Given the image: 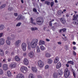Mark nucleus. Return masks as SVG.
<instances>
[{"mask_svg":"<svg viewBox=\"0 0 78 78\" xmlns=\"http://www.w3.org/2000/svg\"><path fill=\"white\" fill-rule=\"evenodd\" d=\"M38 40L37 39H34L31 41L30 46L33 48H35L38 44Z\"/></svg>","mask_w":78,"mask_h":78,"instance_id":"f257e3e1","label":"nucleus"},{"mask_svg":"<svg viewBox=\"0 0 78 78\" xmlns=\"http://www.w3.org/2000/svg\"><path fill=\"white\" fill-rule=\"evenodd\" d=\"M36 22L39 25H41L44 22V19L41 17L37 18L36 19Z\"/></svg>","mask_w":78,"mask_h":78,"instance_id":"f03ea898","label":"nucleus"},{"mask_svg":"<svg viewBox=\"0 0 78 78\" xmlns=\"http://www.w3.org/2000/svg\"><path fill=\"white\" fill-rule=\"evenodd\" d=\"M70 75V72L68 69H65L64 73V76L65 77L67 78L69 77Z\"/></svg>","mask_w":78,"mask_h":78,"instance_id":"7ed1b4c3","label":"nucleus"},{"mask_svg":"<svg viewBox=\"0 0 78 78\" xmlns=\"http://www.w3.org/2000/svg\"><path fill=\"white\" fill-rule=\"evenodd\" d=\"M20 69L21 72L25 73L27 72V68L25 66H23L21 67Z\"/></svg>","mask_w":78,"mask_h":78,"instance_id":"20e7f679","label":"nucleus"},{"mask_svg":"<svg viewBox=\"0 0 78 78\" xmlns=\"http://www.w3.org/2000/svg\"><path fill=\"white\" fill-rule=\"evenodd\" d=\"M37 64L39 67L40 68H42L44 66V62L41 60L38 61Z\"/></svg>","mask_w":78,"mask_h":78,"instance_id":"39448f33","label":"nucleus"},{"mask_svg":"<svg viewBox=\"0 0 78 78\" xmlns=\"http://www.w3.org/2000/svg\"><path fill=\"white\" fill-rule=\"evenodd\" d=\"M27 44L25 43H23L22 44V48L23 51H26V49Z\"/></svg>","mask_w":78,"mask_h":78,"instance_id":"423d86ee","label":"nucleus"},{"mask_svg":"<svg viewBox=\"0 0 78 78\" xmlns=\"http://www.w3.org/2000/svg\"><path fill=\"white\" fill-rule=\"evenodd\" d=\"M16 64L15 62L13 63L9 66V67L11 69H14L16 68Z\"/></svg>","mask_w":78,"mask_h":78,"instance_id":"0eeeda50","label":"nucleus"},{"mask_svg":"<svg viewBox=\"0 0 78 78\" xmlns=\"http://www.w3.org/2000/svg\"><path fill=\"white\" fill-rule=\"evenodd\" d=\"M28 55L29 57L30 58H32L34 56V52H30Z\"/></svg>","mask_w":78,"mask_h":78,"instance_id":"6e6552de","label":"nucleus"},{"mask_svg":"<svg viewBox=\"0 0 78 78\" xmlns=\"http://www.w3.org/2000/svg\"><path fill=\"white\" fill-rule=\"evenodd\" d=\"M8 69V66L7 65L5 64L3 65V69L4 70L6 71Z\"/></svg>","mask_w":78,"mask_h":78,"instance_id":"1a4fd4ad","label":"nucleus"},{"mask_svg":"<svg viewBox=\"0 0 78 78\" xmlns=\"http://www.w3.org/2000/svg\"><path fill=\"white\" fill-rule=\"evenodd\" d=\"M11 38L10 37H7V40L6 41V43L7 45H10L11 43V42L9 40H11Z\"/></svg>","mask_w":78,"mask_h":78,"instance_id":"9d476101","label":"nucleus"},{"mask_svg":"<svg viewBox=\"0 0 78 78\" xmlns=\"http://www.w3.org/2000/svg\"><path fill=\"white\" fill-rule=\"evenodd\" d=\"M16 78H24V75L22 74H19L17 75Z\"/></svg>","mask_w":78,"mask_h":78,"instance_id":"9b49d317","label":"nucleus"},{"mask_svg":"<svg viewBox=\"0 0 78 78\" xmlns=\"http://www.w3.org/2000/svg\"><path fill=\"white\" fill-rule=\"evenodd\" d=\"M5 43V40L2 38L0 39V45H3Z\"/></svg>","mask_w":78,"mask_h":78,"instance_id":"f8f14e48","label":"nucleus"},{"mask_svg":"<svg viewBox=\"0 0 78 78\" xmlns=\"http://www.w3.org/2000/svg\"><path fill=\"white\" fill-rule=\"evenodd\" d=\"M23 63L24 65H27L29 63L28 60L26 58L24 59L23 61Z\"/></svg>","mask_w":78,"mask_h":78,"instance_id":"ddd939ff","label":"nucleus"},{"mask_svg":"<svg viewBox=\"0 0 78 78\" xmlns=\"http://www.w3.org/2000/svg\"><path fill=\"white\" fill-rule=\"evenodd\" d=\"M34 20H33V18L31 17L30 18V22L31 24H33V25H37V24L36 22H34Z\"/></svg>","mask_w":78,"mask_h":78,"instance_id":"4468645a","label":"nucleus"},{"mask_svg":"<svg viewBox=\"0 0 78 78\" xmlns=\"http://www.w3.org/2000/svg\"><path fill=\"white\" fill-rule=\"evenodd\" d=\"M32 70L34 73H37V69L36 67H32Z\"/></svg>","mask_w":78,"mask_h":78,"instance_id":"2eb2a0df","label":"nucleus"},{"mask_svg":"<svg viewBox=\"0 0 78 78\" xmlns=\"http://www.w3.org/2000/svg\"><path fill=\"white\" fill-rule=\"evenodd\" d=\"M21 60V59L20 58L18 55H16V56L15 57V60L16 61H20Z\"/></svg>","mask_w":78,"mask_h":78,"instance_id":"dca6fc26","label":"nucleus"},{"mask_svg":"<svg viewBox=\"0 0 78 78\" xmlns=\"http://www.w3.org/2000/svg\"><path fill=\"white\" fill-rule=\"evenodd\" d=\"M21 41L20 40H17L15 42V45L16 46L19 45V44L21 43Z\"/></svg>","mask_w":78,"mask_h":78,"instance_id":"f3484780","label":"nucleus"},{"mask_svg":"<svg viewBox=\"0 0 78 78\" xmlns=\"http://www.w3.org/2000/svg\"><path fill=\"white\" fill-rule=\"evenodd\" d=\"M45 44V42L44 41L42 40H40L39 42V44L40 45H44Z\"/></svg>","mask_w":78,"mask_h":78,"instance_id":"a211bd4d","label":"nucleus"},{"mask_svg":"<svg viewBox=\"0 0 78 78\" xmlns=\"http://www.w3.org/2000/svg\"><path fill=\"white\" fill-rule=\"evenodd\" d=\"M59 58L58 57H56L54 60V63H57L59 61Z\"/></svg>","mask_w":78,"mask_h":78,"instance_id":"6ab92c4d","label":"nucleus"},{"mask_svg":"<svg viewBox=\"0 0 78 78\" xmlns=\"http://www.w3.org/2000/svg\"><path fill=\"white\" fill-rule=\"evenodd\" d=\"M62 66L60 62L58 63L56 65V68L57 69L60 68Z\"/></svg>","mask_w":78,"mask_h":78,"instance_id":"aec40b11","label":"nucleus"},{"mask_svg":"<svg viewBox=\"0 0 78 78\" xmlns=\"http://www.w3.org/2000/svg\"><path fill=\"white\" fill-rule=\"evenodd\" d=\"M41 51L40 50V48H39V46H37L36 48V52L37 53H39Z\"/></svg>","mask_w":78,"mask_h":78,"instance_id":"412c9836","label":"nucleus"},{"mask_svg":"<svg viewBox=\"0 0 78 78\" xmlns=\"http://www.w3.org/2000/svg\"><path fill=\"white\" fill-rule=\"evenodd\" d=\"M7 74L8 76L9 77H11L12 75L11 72L9 71H7Z\"/></svg>","mask_w":78,"mask_h":78,"instance_id":"4be33fe9","label":"nucleus"},{"mask_svg":"<svg viewBox=\"0 0 78 78\" xmlns=\"http://www.w3.org/2000/svg\"><path fill=\"white\" fill-rule=\"evenodd\" d=\"M63 73V72L61 70H58V74L61 76Z\"/></svg>","mask_w":78,"mask_h":78,"instance_id":"5701e85b","label":"nucleus"},{"mask_svg":"<svg viewBox=\"0 0 78 78\" xmlns=\"http://www.w3.org/2000/svg\"><path fill=\"white\" fill-rule=\"evenodd\" d=\"M38 29L37 27H31V30L32 31H35V30H38Z\"/></svg>","mask_w":78,"mask_h":78,"instance_id":"b1692460","label":"nucleus"},{"mask_svg":"<svg viewBox=\"0 0 78 78\" xmlns=\"http://www.w3.org/2000/svg\"><path fill=\"white\" fill-rule=\"evenodd\" d=\"M0 55L2 56H3L4 55L3 51L1 49H0Z\"/></svg>","mask_w":78,"mask_h":78,"instance_id":"393cba45","label":"nucleus"},{"mask_svg":"<svg viewBox=\"0 0 78 78\" xmlns=\"http://www.w3.org/2000/svg\"><path fill=\"white\" fill-rule=\"evenodd\" d=\"M61 21L63 24H65L66 21L65 19H61Z\"/></svg>","mask_w":78,"mask_h":78,"instance_id":"a878e982","label":"nucleus"},{"mask_svg":"<svg viewBox=\"0 0 78 78\" xmlns=\"http://www.w3.org/2000/svg\"><path fill=\"white\" fill-rule=\"evenodd\" d=\"M40 48L41 50L44 51L45 49V48L43 45H41L40 46Z\"/></svg>","mask_w":78,"mask_h":78,"instance_id":"bb28decb","label":"nucleus"},{"mask_svg":"<svg viewBox=\"0 0 78 78\" xmlns=\"http://www.w3.org/2000/svg\"><path fill=\"white\" fill-rule=\"evenodd\" d=\"M52 62V60L51 59H48V62L49 64H51Z\"/></svg>","mask_w":78,"mask_h":78,"instance_id":"cd10ccee","label":"nucleus"},{"mask_svg":"<svg viewBox=\"0 0 78 78\" xmlns=\"http://www.w3.org/2000/svg\"><path fill=\"white\" fill-rule=\"evenodd\" d=\"M45 56L46 57L49 58L51 57V54H49V53H46L45 54Z\"/></svg>","mask_w":78,"mask_h":78,"instance_id":"c85d7f7f","label":"nucleus"},{"mask_svg":"<svg viewBox=\"0 0 78 78\" xmlns=\"http://www.w3.org/2000/svg\"><path fill=\"white\" fill-rule=\"evenodd\" d=\"M73 20L74 21L75 20H76L77 19L76 18L75 15H74L73 16Z\"/></svg>","mask_w":78,"mask_h":78,"instance_id":"c756f323","label":"nucleus"},{"mask_svg":"<svg viewBox=\"0 0 78 78\" xmlns=\"http://www.w3.org/2000/svg\"><path fill=\"white\" fill-rule=\"evenodd\" d=\"M5 28V26L3 25H1L0 26V30H2Z\"/></svg>","mask_w":78,"mask_h":78,"instance_id":"7c9ffc66","label":"nucleus"},{"mask_svg":"<svg viewBox=\"0 0 78 78\" xmlns=\"http://www.w3.org/2000/svg\"><path fill=\"white\" fill-rule=\"evenodd\" d=\"M16 20H20L22 19V17L20 16H18L17 18L16 19Z\"/></svg>","mask_w":78,"mask_h":78,"instance_id":"2f4dec72","label":"nucleus"},{"mask_svg":"<svg viewBox=\"0 0 78 78\" xmlns=\"http://www.w3.org/2000/svg\"><path fill=\"white\" fill-rule=\"evenodd\" d=\"M67 63H68V64L70 63V64H71V65H73V64L74 63V62L73 61H70L68 62H67Z\"/></svg>","mask_w":78,"mask_h":78,"instance_id":"473e14b6","label":"nucleus"},{"mask_svg":"<svg viewBox=\"0 0 78 78\" xmlns=\"http://www.w3.org/2000/svg\"><path fill=\"white\" fill-rule=\"evenodd\" d=\"M28 78H34V75L32 74H30Z\"/></svg>","mask_w":78,"mask_h":78,"instance_id":"72a5a7b5","label":"nucleus"},{"mask_svg":"<svg viewBox=\"0 0 78 78\" xmlns=\"http://www.w3.org/2000/svg\"><path fill=\"white\" fill-rule=\"evenodd\" d=\"M5 7V5L4 4L2 5L1 6H0V8L1 9H2Z\"/></svg>","mask_w":78,"mask_h":78,"instance_id":"f704fd0d","label":"nucleus"},{"mask_svg":"<svg viewBox=\"0 0 78 78\" xmlns=\"http://www.w3.org/2000/svg\"><path fill=\"white\" fill-rule=\"evenodd\" d=\"M3 73V71L2 69H0V75L2 74Z\"/></svg>","mask_w":78,"mask_h":78,"instance_id":"c9c22d12","label":"nucleus"},{"mask_svg":"<svg viewBox=\"0 0 78 78\" xmlns=\"http://www.w3.org/2000/svg\"><path fill=\"white\" fill-rule=\"evenodd\" d=\"M5 53L6 54H9L10 53V52H9V49L7 50L6 51Z\"/></svg>","mask_w":78,"mask_h":78,"instance_id":"e433bc0d","label":"nucleus"},{"mask_svg":"<svg viewBox=\"0 0 78 78\" xmlns=\"http://www.w3.org/2000/svg\"><path fill=\"white\" fill-rule=\"evenodd\" d=\"M21 25V23H19L17 24L16 25V27H20V26Z\"/></svg>","mask_w":78,"mask_h":78,"instance_id":"4c0bfd02","label":"nucleus"},{"mask_svg":"<svg viewBox=\"0 0 78 78\" xmlns=\"http://www.w3.org/2000/svg\"><path fill=\"white\" fill-rule=\"evenodd\" d=\"M73 23L74 24H76V25H78V20H76V21H74Z\"/></svg>","mask_w":78,"mask_h":78,"instance_id":"58836bf2","label":"nucleus"},{"mask_svg":"<svg viewBox=\"0 0 78 78\" xmlns=\"http://www.w3.org/2000/svg\"><path fill=\"white\" fill-rule=\"evenodd\" d=\"M73 75L74 76V77L75 78H76V73L74 72H73Z\"/></svg>","mask_w":78,"mask_h":78,"instance_id":"ea45409f","label":"nucleus"},{"mask_svg":"<svg viewBox=\"0 0 78 78\" xmlns=\"http://www.w3.org/2000/svg\"><path fill=\"white\" fill-rule=\"evenodd\" d=\"M45 3L47 5H49L50 4V2H49L46 1V2H45Z\"/></svg>","mask_w":78,"mask_h":78,"instance_id":"a19ab883","label":"nucleus"},{"mask_svg":"<svg viewBox=\"0 0 78 78\" xmlns=\"http://www.w3.org/2000/svg\"><path fill=\"white\" fill-rule=\"evenodd\" d=\"M53 76L54 77H56L57 76V73H54L53 74Z\"/></svg>","mask_w":78,"mask_h":78,"instance_id":"79ce46f5","label":"nucleus"},{"mask_svg":"<svg viewBox=\"0 0 78 78\" xmlns=\"http://www.w3.org/2000/svg\"><path fill=\"white\" fill-rule=\"evenodd\" d=\"M54 2H52L51 3V7H52L54 5Z\"/></svg>","mask_w":78,"mask_h":78,"instance_id":"37998d69","label":"nucleus"},{"mask_svg":"<svg viewBox=\"0 0 78 78\" xmlns=\"http://www.w3.org/2000/svg\"><path fill=\"white\" fill-rule=\"evenodd\" d=\"M69 49L68 47L67 46H66L65 47V49L66 50H67Z\"/></svg>","mask_w":78,"mask_h":78,"instance_id":"c03bdc74","label":"nucleus"},{"mask_svg":"<svg viewBox=\"0 0 78 78\" xmlns=\"http://www.w3.org/2000/svg\"><path fill=\"white\" fill-rule=\"evenodd\" d=\"M33 12H37V9H36V8H34L33 9Z\"/></svg>","mask_w":78,"mask_h":78,"instance_id":"a18cd8bd","label":"nucleus"},{"mask_svg":"<svg viewBox=\"0 0 78 78\" xmlns=\"http://www.w3.org/2000/svg\"><path fill=\"white\" fill-rule=\"evenodd\" d=\"M51 21H50L49 22V25L50 27H52V23H51Z\"/></svg>","mask_w":78,"mask_h":78,"instance_id":"49530a36","label":"nucleus"},{"mask_svg":"<svg viewBox=\"0 0 78 78\" xmlns=\"http://www.w3.org/2000/svg\"><path fill=\"white\" fill-rule=\"evenodd\" d=\"M73 54L74 55H76V52H75V51H73Z\"/></svg>","mask_w":78,"mask_h":78,"instance_id":"de8ad7c7","label":"nucleus"},{"mask_svg":"<svg viewBox=\"0 0 78 78\" xmlns=\"http://www.w3.org/2000/svg\"><path fill=\"white\" fill-rule=\"evenodd\" d=\"M3 35V33H0V38L2 37Z\"/></svg>","mask_w":78,"mask_h":78,"instance_id":"09e8293b","label":"nucleus"},{"mask_svg":"<svg viewBox=\"0 0 78 78\" xmlns=\"http://www.w3.org/2000/svg\"><path fill=\"white\" fill-rule=\"evenodd\" d=\"M23 56H25L26 55L27 53L26 52H23Z\"/></svg>","mask_w":78,"mask_h":78,"instance_id":"8fccbe9b","label":"nucleus"},{"mask_svg":"<svg viewBox=\"0 0 78 78\" xmlns=\"http://www.w3.org/2000/svg\"><path fill=\"white\" fill-rule=\"evenodd\" d=\"M49 68V67L47 65L45 66V69H48Z\"/></svg>","mask_w":78,"mask_h":78,"instance_id":"3c124183","label":"nucleus"},{"mask_svg":"<svg viewBox=\"0 0 78 78\" xmlns=\"http://www.w3.org/2000/svg\"><path fill=\"white\" fill-rule=\"evenodd\" d=\"M14 15H15V16H18V13H14Z\"/></svg>","mask_w":78,"mask_h":78,"instance_id":"603ef678","label":"nucleus"},{"mask_svg":"<svg viewBox=\"0 0 78 78\" xmlns=\"http://www.w3.org/2000/svg\"><path fill=\"white\" fill-rule=\"evenodd\" d=\"M62 29L63 32H65L66 30V28H64Z\"/></svg>","mask_w":78,"mask_h":78,"instance_id":"864d4df0","label":"nucleus"},{"mask_svg":"<svg viewBox=\"0 0 78 78\" xmlns=\"http://www.w3.org/2000/svg\"><path fill=\"white\" fill-rule=\"evenodd\" d=\"M28 50H30V46H28Z\"/></svg>","mask_w":78,"mask_h":78,"instance_id":"5fc2aeb1","label":"nucleus"},{"mask_svg":"<svg viewBox=\"0 0 78 78\" xmlns=\"http://www.w3.org/2000/svg\"><path fill=\"white\" fill-rule=\"evenodd\" d=\"M12 7H10V8H9V11H11V10H12Z\"/></svg>","mask_w":78,"mask_h":78,"instance_id":"6e6d98bb","label":"nucleus"},{"mask_svg":"<svg viewBox=\"0 0 78 78\" xmlns=\"http://www.w3.org/2000/svg\"><path fill=\"white\" fill-rule=\"evenodd\" d=\"M46 41L47 42H49L50 41V40L48 39H46Z\"/></svg>","mask_w":78,"mask_h":78,"instance_id":"4d7b16f0","label":"nucleus"},{"mask_svg":"<svg viewBox=\"0 0 78 78\" xmlns=\"http://www.w3.org/2000/svg\"><path fill=\"white\" fill-rule=\"evenodd\" d=\"M66 66L67 67H69V65L68 63H67V64H66Z\"/></svg>","mask_w":78,"mask_h":78,"instance_id":"13d9d810","label":"nucleus"},{"mask_svg":"<svg viewBox=\"0 0 78 78\" xmlns=\"http://www.w3.org/2000/svg\"><path fill=\"white\" fill-rule=\"evenodd\" d=\"M58 44L61 45L62 44V43L61 42H58Z\"/></svg>","mask_w":78,"mask_h":78,"instance_id":"bf43d9fd","label":"nucleus"},{"mask_svg":"<svg viewBox=\"0 0 78 78\" xmlns=\"http://www.w3.org/2000/svg\"><path fill=\"white\" fill-rule=\"evenodd\" d=\"M38 78H42V77L41 76H38Z\"/></svg>","mask_w":78,"mask_h":78,"instance_id":"052dcab7","label":"nucleus"},{"mask_svg":"<svg viewBox=\"0 0 78 78\" xmlns=\"http://www.w3.org/2000/svg\"><path fill=\"white\" fill-rule=\"evenodd\" d=\"M73 45H75L76 44V43L74 41H73Z\"/></svg>","mask_w":78,"mask_h":78,"instance_id":"680f3d73","label":"nucleus"},{"mask_svg":"<svg viewBox=\"0 0 78 78\" xmlns=\"http://www.w3.org/2000/svg\"><path fill=\"white\" fill-rule=\"evenodd\" d=\"M14 54V53L13 52H12V53H11V55H13Z\"/></svg>","mask_w":78,"mask_h":78,"instance_id":"e2e57ef3","label":"nucleus"},{"mask_svg":"<svg viewBox=\"0 0 78 78\" xmlns=\"http://www.w3.org/2000/svg\"><path fill=\"white\" fill-rule=\"evenodd\" d=\"M5 62V59H4L3 60V62L4 63Z\"/></svg>","mask_w":78,"mask_h":78,"instance_id":"0e129e2a","label":"nucleus"},{"mask_svg":"<svg viewBox=\"0 0 78 78\" xmlns=\"http://www.w3.org/2000/svg\"><path fill=\"white\" fill-rule=\"evenodd\" d=\"M55 3L58 2L57 0H55Z\"/></svg>","mask_w":78,"mask_h":78,"instance_id":"69168bd1","label":"nucleus"},{"mask_svg":"<svg viewBox=\"0 0 78 78\" xmlns=\"http://www.w3.org/2000/svg\"><path fill=\"white\" fill-rule=\"evenodd\" d=\"M76 18H78V15L76 14Z\"/></svg>","mask_w":78,"mask_h":78,"instance_id":"338daca9","label":"nucleus"},{"mask_svg":"<svg viewBox=\"0 0 78 78\" xmlns=\"http://www.w3.org/2000/svg\"><path fill=\"white\" fill-rule=\"evenodd\" d=\"M11 59L9 58L8 59V61L9 62H10L11 61Z\"/></svg>","mask_w":78,"mask_h":78,"instance_id":"774afa93","label":"nucleus"}]
</instances>
